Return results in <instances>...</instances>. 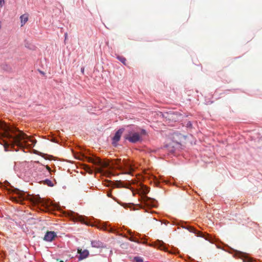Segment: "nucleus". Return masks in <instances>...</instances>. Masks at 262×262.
I'll return each mask as SVG.
<instances>
[{"label":"nucleus","instance_id":"nucleus-1","mask_svg":"<svg viewBox=\"0 0 262 262\" xmlns=\"http://www.w3.org/2000/svg\"><path fill=\"white\" fill-rule=\"evenodd\" d=\"M1 138H6L9 140V142L3 140L6 151L8 150L7 148L10 145H11L13 147L15 145L20 148H24L27 146L31 147L32 145L34 146L36 142L23 131L16 127L8 126L0 121V139Z\"/></svg>","mask_w":262,"mask_h":262},{"label":"nucleus","instance_id":"nucleus-2","mask_svg":"<svg viewBox=\"0 0 262 262\" xmlns=\"http://www.w3.org/2000/svg\"><path fill=\"white\" fill-rule=\"evenodd\" d=\"M18 194L19 196L18 199L16 197L13 198V200L17 203H21L25 200H28L30 201L33 204L37 205H40L42 206H45L44 201L38 195L33 196L30 195H25V194L23 193L19 190H18Z\"/></svg>","mask_w":262,"mask_h":262},{"label":"nucleus","instance_id":"nucleus-3","mask_svg":"<svg viewBox=\"0 0 262 262\" xmlns=\"http://www.w3.org/2000/svg\"><path fill=\"white\" fill-rule=\"evenodd\" d=\"M86 161L92 163L93 164L100 166L98 168L97 171L99 172H101V168H110V163L107 161H102L99 158L96 157H86Z\"/></svg>","mask_w":262,"mask_h":262},{"label":"nucleus","instance_id":"nucleus-4","mask_svg":"<svg viewBox=\"0 0 262 262\" xmlns=\"http://www.w3.org/2000/svg\"><path fill=\"white\" fill-rule=\"evenodd\" d=\"M123 165L121 164V159H118L115 160L114 164L117 165L118 168L120 170H125V173L128 174L130 173L131 171L133 170L130 165L128 164L125 160L123 161Z\"/></svg>","mask_w":262,"mask_h":262},{"label":"nucleus","instance_id":"nucleus-5","mask_svg":"<svg viewBox=\"0 0 262 262\" xmlns=\"http://www.w3.org/2000/svg\"><path fill=\"white\" fill-rule=\"evenodd\" d=\"M125 138L132 143H136L140 140L141 137L138 133L130 131L125 135Z\"/></svg>","mask_w":262,"mask_h":262},{"label":"nucleus","instance_id":"nucleus-6","mask_svg":"<svg viewBox=\"0 0 262 262\" xmlns=\"http://www.w3.org/2000/svg\"><path fill=\"white\" fill-rule=\"evenodd\" d=\"M187 229L191 232H193L195 233L198 236L204 237L206 240H208L210 242V239L209 238V235L208 234H205L201 232V231H197L195 229H194L192 227H188Z\"/></svg>","mask_w":262,"mask_h":262},{"label":"nucleus","instance_id":"nucleus-7","mask_svg":"<svg viewBox=\"0 0 262 262\" xmlns=\"http://www.w3.org/2000/svg\"><path fill=\"white\" fill-rule=\"evenodd\" d=\"M56 236V234L54 231H47L43 237V239L47 242H52Z\"/></svg>","mask_w":262,"mask_h":262},{"label":"nucleus","instance_id":"nucleus-8","mask_svg":"<svg viewBox=\"0 0 262 262\" xmlns=\"http://www.w3.org/2000/svg\"><path fill=\"white\" fill-rule=\"evenodd\" d=\"M77 252L79 254L78 256L79 260L83 259L86 258L89 255V251L86 249L82 250V249H78Z\"/></svg>","mask_w":262,"mask_h":262},{"label":"nucleus","instance_id":"nucleus-9","mask_svg":"<svg viewBox=\"0 0 262 262\" xmlns=\"http://www.w3.org/2000/svg\"><path fill=\"white\" fill-rule=\"evenodd\" d=\"M123 132V129H120L115 133V135L113 139V144H114L119 141Z\"/></svg>","mask_w":262,"mask_h":262},{"label":"nucleus","instance_id":"nucleus-10","mask_svg":"<svg viewBox=\"0 0 262 262\" xmlns=\"http://www.w3.org/2000/svg\"><path fill=\"white\" fill-rule=\"evenodd\" d=\"M91 245L93 247L96 248H103L105 247L104 244L99 240L91 241Z\"/></svg>","mask_w":262,"mask_h":262},{"label":"nucleus","instance_id":"nucleus-11","mask_svg":"<svg viewBox=\"0 0 262 262\" xmlns=\"http://www.w3.org/2000/svg\"><path fill=\"white\" fill-rule=\"evenodd\" d=\"M29 19V15L28 14H24L20 16L21 27H23L28 21Z\"/></svg>","mask_w":262,"mask_h":262},{"label":"nucleus","instance_id":"nucleus-12","mask_svg":"<svg viewBox=\"0 0 262 262\" xmlns=\"http://www.w3.org/2000/svg\"><path fill=\"white\" fill-rule=\"evenodd\" d=\"M157 246L158 248L161 250L166 251V248L164 246V243L161 241H158L157 243Z\"/></svg>","mask_w":262,"mask_h":262},{"label":"nucleus","instance_id":"nucleus-13","mask_svg":"<svg viewBox=\"0 0 262 262\" xmlns=\"http://www.w3.org/2000/svg\"><path fill=\"white\" fill-rule=\"evenodd\" d=\"M43 184L47 185L49 186H53L54 185L53 182L51 180L48 179L45 180L43 182Z\"/></svg>","mask_w":262,"mask_h":262},{"label":"nucleus","instance_id":"nucleus-14","mask_svg":"<svg viewBox=\"0 0 262 262\" xmlns=\"http://www.w3.org/2000/svg\"><path fill=\"white\" fill-rule=\"evenodd\" d=\"M133 262H143V260L141 257H135Z\"/></svg>","mask_w":262,"mask_h":262},{"label":"nucleus","instance_id":"nucleus-15","mask_svg":"<svg viewBox=\"0 0 262 262\" xmlns=\"http://www.w3.org/2000/svg\"><path fill=\"white\" fill-rule=\"evenodd\" d=\"M118 58L122 63H123L125 65L126 64V59L124 57H118Z\"/></svg>","mask_w":262,"mask_h":262},{"label":"nucleus","instance_id":"nucleus-16","mask_svg":"<svg viewBox=\"0 0 262 262\" xmlns=\"http://www.w3.org/2000/svg\"><path fill=\"white\" fill-rule=\"evenodd\" d=\"M128 239L130 241L138 243H139L138 240L137 239H136V238L131 237L129 238Z\"/></svg>","mask_w":262,"mask_h":262},{"label":"nucleus","instance_id":"nucleus-17","mask_svg":"<svg viewBox=\"0 0 262 262\" xmlns=\"http://www.w3.org/2000/svg\"><path fill=\"white\" fill-rule=\"evenodd\" d=\"M146 134V132L145 131V130H144V129H142L140 134H139V135H140V137L142 135H145Z\"/></svg>","mask_w":262,"mask_h":262},{"label":"nucleus","instance_id":"nucleus-18","mask_svg":"<svg viewBox=\"0 0 262 262\" xmlns=\"http://www.w3.org/2000/svg\"><path fill=\"white\" fill-rule=\"evenodd\" d=\"M5 4V0H0V6L1 7H3V6Z\"/></svg>","mask_w":262,"mask_h":262},{"label":"nucleus","instance_id":"nucleus-19","mask_svg":"<svg viewBox=\"0 0 262 262\" xmlns=\"http://www.w3.org/2000/svg\"><path fill=\"white\" fill-rule=\"evenodd\" d=\"M46 168L49 171V172H51V169L49 166H48V165L46 166Z\"/></svg>","mask_w":262,"mask_h":262},{"label":"nucleus","instance_id":"nucleus-20","mask_svg":"<svg viewBox=\"0 0 262 262\" xmlns=\"http://www.w3.org/2000/svg\"><path fill=\"white\" fill-rule=\"evenodd\" d=\"M149 191L148 188H146V190L144 191V193H147Z\"/></svg>","mask_w":262,"mask_h":262},{"label":"nucleus","instance_id":"nucleus-21","mask_svg":"<svg viewBox=\"0 0 262 262\" xmlns=\"http://www.w3.org/2000/svg\"><path fill=\"white\" fill-rule=\"evenodd\" d=\"M86 168L87 169H88L89 170H90L91 171V173L92 172V170H91L90 169V167H89V166L86 165Z\"/></svg>","mask_w":262,"mask_h":262},{"label":"nucleus","instance_id":"nucleus-22","mask_svg":"<svg viewBox=\"0 0 262 262\" xmlns=\"http://www.w3.org/2000/svg\"><path fill=\"white\" fill-rule=\"evenodd\" d=\"M81 72L83 73L84 71V68H81Z\"/></svg>","mask_w":262,"mask_h":262},{"label":"nucleus","instance_id":"nucleus-23","mask_svg":"<svg viewBox=\"0 0 262 262\" xmlns=\"http://www.w3.org/2000/svg\"><path fill=\"white\" fill-rule=\"evenodd\" d=\"M107 196H109V197H111V193H108L107 194Z\"/></svg>","mask_w":262,"mask_h":262},{"label":"nucleus","instance_id":"nucleus-24","mask_svg":"<svg viewBox=\"0 0 262 262\" xmlns=\"http://www.w3.org/2000/svg\"><path fill=\"white\" fill-rule=\"evenodd\" d=\"M39 72H40L41 74H42V75H45L44 72H42V71H39Z\"/></svg>","mask_w":262,"mask_h":262},{"label":"nucleus","instance_id":"nucleus-25","mask_svg":"<svg viewBox=\"0 0 262 262\" xmlns=\"http://www.w3.org/2000/svg\"><path fill=\"white\" fill-rule=\"evenodd\" d=\"M251 260H252L251 259H249L248 262H252Z\"/></svg>","mask_w":262,"mask_h":262},{"label":"nucleus","instance_id":"nucleus-26","mask_svg":"<svg viewBox=\"0 0 262 262\" xmlns=\"http://www.w3.org/2000/svg\"><path fill=\"white\" fill-rule=\"evenodd\" d=\"M59 262H63L62 260H60Z\"/></svg>","mask_w":262,"mask_h":262},{"label":"nucleus","instance_id":"nucleus-27","mask_svg":"<svg viewBox=\"0 0 262 262\" xmlns=\"http://www.w3.org/2000/svg\"><path fill=\"white\" fill-rule=\"evenodd\" d=\"M35 163H39V162H38V161L37 162H35Z\"/></svg>","mask_w":262,"mask_h":262}]
</instances>
